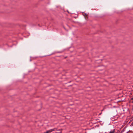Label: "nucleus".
Segmentation results:
<instances>
[{
	"label": "nucleus",
	"mask_w": 133,
	"mask_h": 133,
	"mask_svg": "<svg viewBox=\"0 0 133 133\" xmlns=\"http://www.w3.org/2000/svg\"><path fill=\"white\" fill-rule=\"evenodd\" d=\"M54 130H55V129H50V130H48L47 131H48L49 133H50L51 132H52V131H54Z\"/></svg>",
	"instance_id": "1"
},
{
	"label": "nucleus",
	"mask_w": 133,
	"mask_h": 133,
	"mask_svg": "<svg viewBox=\"0 0 133 133\" xmlns=\"http://www.w3.org/2000/svg\"><path fill=\"white\" fill-rule=\"evenodd\" d=\"M44 133H49L48 131H47L46 132H45Z\"/></svg>",
	"instance_id": "3"
},
{
	"label": "nucleus",
	"mask_w": 133,
	"mask_h": 133,
	"mask_svg": "<svg viewBox=\"0 0 133 133\" xmlns=\"http://www.w3.org/2000/svg\"><path fill=\"white\" fill-rule=\"evenodd\" d=\"M115 131V129H114L110 131L109 133H114Z\"/></svg>",
	"instance_id": "2"
}]
</instances>
